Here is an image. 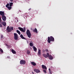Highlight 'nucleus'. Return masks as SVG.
<instances>
[{
    "label": "nucleus",
    "mask_w": 74,
    "mask_h": 74,
    "mask_svg": "<svg viewBox=\"0 0 74 74\" xmlns=\"http://www.w3.org/2000/svg\"><path fill=\"white\" fill-rule=\"evenodd\" d=\"M54 40V38L52 36H51L50 37H48L47 42L49 43H51V41L53 42Z\"/></svg>",
    "instance_id": "1"
},
{
    "label": "nucleus",
    "mask_w": 74,
    "mask_h": 74,
    "mask_svg": "<svg viewBox=\"0 0 74 74\" xmlns=\"http://www.w3.org/2000/svg\"><path fill=\"white\" fill-rule=\"evenodd\" d=\"M26 34L29 38H31V36H32V34H31V33H30V30H29L28 29L27 31Z\"/></svg>",
    "instance_id": "2"
},
{
    "label": "nucleus",
    "mask_w": 74,
    "mask_h": 74,
    "mask_svg": "<svg viewBox=\"0 0 74 74\" xmlns=\"http://www.w3.org/2000/svg\"><path fill=\"white\" fill-rule=\"evenodd\" d=\"M18 28L23 33H25L26 31V28L25 27H24L23 29L21 27H18Z\"/></svg>",
    "instance_id": "3"
},
{
    "label": "nucleus",
    "mask_w": 74,
    "mask_h": 74,
    "mask_svg": "<svg viewBox=\"0 0 74 74\" xmlns=\"http://www.w3.org/2000/svg\"><path fill=\"white\" fill-rule=\"evenodd\" d=\"M14 40H18V34H17L15 33H14Z\"/></svg>",
    "instance_id": "4"
},
{
    "label": "nucleus",
    "mask_w": 74,
    "mask_h": 74,
    "mask_svg": "<svg viewBox=\"0 0 74 74\" xmlns=\"http://www.w3.org/2000/svg\"><path fill=\"white\" fill-rule=\"evenodd\" d=\"M20 64H26V61L24 60H21L20 61Z\"/></svg>",
    "instance_id": "5"
},
{
    "label": "nucleus",
    "mask_w": 74,
    "mask_h": 74,
    "mask_svg": "<svg viewBox=\"0 0 74 74\" xmlns=\"http://www.w3.org/2000/svg\"><path fill=\"white\" fill-rule=\"evenodd\" d=\"M47 55H48L49 59L50 60H52V59H53V57H52V56L51 55H49V54L48 53H47Z\"/></svg>",
    "instance_id": "6"
},
{
    "label": "nucleus",
    "mask_w": 74,
    "mask_h": 74,
    "mask_svg": "<svg viewBox=\"0 0 74 74\" xmlns=\"http://www.w3.org/2000/svg\"><path fill=\"white\" fill-rule=\"evenodd\" d=\"M2 18L3 21H6V17L5 16H2Z\"/></svg>",
    "instance_id": "7"
},
{
    "label": "nucleus",
    "mask_w": 74,
    "mask_h": 74,
    "mask_svg": "<svg viewBox=\"0 0 74 74\" xmlns=\"http://www.w3.org/2000/svg\"><path fill=\"white\" fill-rule=\"evenodd\" d=\"M0 14L1 15H2V16H4V15H5L4 12L2 11H0Z\"/></svg>",
    "instance_id": "8"
},
{
    "label": "nucleus",
    "mask_w": 74,
    "mask_h": 74,
    "mask_svg": "<svg viewBox=\"0 0 74 74\" xmlns=\"http://www.w3.org/2000/svg\"><path fill=\"white\" fill-rule=\"evenodd\" d=\"M34 71L37 73H38L40 72V71L38 69H35L34 70Z\"/></svg>",
    "instance_id": "9"
},
{
    "label": "nucleus",
    "mask_w": 74,
    "mask_h": 74,
    "mask_svg": "<svg viewBox=\"0 0 74 74\" xmlns=\"http://www.w3.org/2000/svg\"><path fill=\"white\" fill-rule=\"evenodd\" d=\"M13 27H10V30L8 31V32H10L11 31L13 30Z\"/></svg>",
    "instance_id": "10"
},
{
    "label": "nucleus",
    "mask_w": 74,
    "mask_h": 74,
    "mask_svg": "<svg viewBox=\"0 0 74 74\" xmlns=\"http://www.w3.org/2000/svg\"><path fill=\"white\" fill-rule=\"evenodd\" d=\"M43 56L45 58H47L48 57V55L45 54H42Z\"/></svg>",
    "instance_id": "11"
},
{
    "label": "nucleus",
    "mask_w": 74,
    "mask_h": 74,
    "mask_svg": "<svg viewBox=\"0 0 74 74\" xmlns=\"http://www.w3.org/2000/svg\"><path fill=\"white\" fill-rule=\"evenodd\" d=\"M42 67L43 69H45V70H47V67H46L44 65H42Z\"/></svg>",
    "instance_id": "12"
},
{
    "label": "nucleus",
    "mask_w": 74,
    "mask_h": 74,
    "mask_svg": "<svg viewBox=\"0 0 74 74\" xmlns=\"http://www.w3.org/2000/svg\"><path fill=\"white\" fill-rule=\"evenodd\" d=\"M20 37L22 39H24V40H26V38H25L24 37H23V35L21 34L20 35Z\"/></svg>",
    "instance_id": "13"
},
{
    "label": "nucleus",
    "mask_w": 74,
    "mask_h": 74,
    "mask_svg": "<svg viewBox=\"0 0 74 74\" xmlns=\"http://www.w3.org/2000/svg\"><path fill=\"white\" fill-rule=\"evenodd\" d=\"M13 54H16V51L13 49H12L11 50Z\"/></svg>",
    "instance_id": "14"
},
{
    "label": "nucleus",
    "mask_w": 74,
    "mask_h": 74,
    "mask_svg": "<svg viewBox=\"0 0 74 74\" xmlns=\"http://www.w3.org/2000/svg\"><path fill=\"white\" fill-rule=\"evenodd\" d=\"M31 63L33 66H36V64L34 62H31Z\"/></svg>",
    "instance_id": "15"
},
{
    "label": "nucleus",
    "mask_w": 74,
    "mask_h": 74,
    "mask_svg": "<svg viewBox=\"0 0 74 74\" xmlns=\"http://www.w3.org/2000/svg\"><path fill=\"white\" fill-rule=\"evenodd\" d=\"M33 32H35V33H38L37 32V29L36 28H35V29L33 30Z\"/></svg>",
    "instance_id": "16"
},
{
    "label": "nucleus",
    "mask_w": 74,
    "mask_h": 74,
    "mask_svg": "<svg viewBox=\"0 0 74 74\" xmlns=\"http://www.w3.org/2000/svg\"><path fill=\"white\" fill-rule=\"evenodd\" d=\"M2 24L4 26H5L6 25V23H5V22H2Z\"/></svg>",
    "instance_id": "17"
},
{
    "label": "nucleus",
    "mask_w": 74,
    "mask_h": 74,
    "mask_svg": "<svg viewBox=\"0 0 74 74\" xmlns=\"http://www.w3.org/2000/svg\"><path fill=\"white\" fill-rule=\"evenodd\" d=\"M33 49L34 51H37V48L35 47V46H33Z\"/></svg>",
    "instance_id": "18"
},
{
    "label": "nucleus",
    "mask_w": 74,
    "mask_h": 74,
    "mask_svg": "<svg viewBox=\"0 0 74 74\" xmlns=\"http://www.w3.org/2000/svg\"><path fill=\"white\" fill-rule=\"evenodd\" d=\"M10 29V26H8L6 30L7 31V32H8V31Z\"/></svg>",
    "instance_id": "19"
},
{
    "label": "nucleus",
    "mask_w": 74,
    "mask_h": 74,
    "mask_svg": "<svg viewBox=\"0 0 74 74\" xmlns=\"http://www.w3.org/2000/svg\"><path fill=\"white\" fill-rule=\"evenodd\" d=\"M38 55H41V50L40 49L38 51Z\"/></svg>",
    "instance_id": "20"
},
{
    "label": "nucleus",
    "mask_w": 74,
    "mask_h": 74,
    "mask_svg": "<svg viewBox=\"0 0 74 74\" xmlns=\"http://www.w3.org/2000/svg\"><path fill=\"white\" fill-rule=\"evenodd\" d=\"M16 32H17V33H18V34H19V35H20V34H21V32H20V31H19L18 30H17Z\"/></svg>",
    "instance_id": "21"
},
{
    "label": "nucleus",
    "mask_w": 74,
    "mask_h": 74,
    "mask_svg": "<svg viewBox=\"0 0 74 74\" xmlns=\"http://www.w3.org/2000/svg\"><path fill=\"white\" fill-rule=\"evenodd\" d=\"M30 51L29 50H27V53L28 54V55H29L30 54Z\"/></svg>",
    "instance_id": "22"
},
{
    "label": "nucleus",
    "mask_w": 74,
    "mask_h": 74,
    "mask_svg": "<svg viewBox=\"0 0 74 74\" xmlns=\"http://www.w3.org/2000/svg\"><path fill=\"white\" fill-rule=\"evenodd\" d=\"M13 4V3L11 2L10 3L9 6H10V7H11V6Z\"/></svg>",
    "instance_id": "23"
},
{
    "label": "nucleus",
    "mask_w": 74,
    "mask_h": 74,
    "mask_svg": "<svg viewBox=\"0 0 74 74\" xmlns=\"http://www.w3.org/2000/svg\"><path fill=\"white\" fill-rule=\"evenodd\" d=\"M29 45L30 47H33V43L32 42L30 43Z\"/></svg>",
    "instance_id": "24"
},
{
    "label": "nucleus",
    "mask_w": 74,
    "mask_h": 74,
    "mask_svg": "<svg viewBox=\"0 0 74 74\" xmlns=\"http://www.w3.org/2000/svg\"><path fill=\"white\" fill-rule=\"evenodd\" d=\"M12 7H11V6H9L8 7V9H9V10H11V8H12Z\"/></svg>",
    "instance_id": "25"
},
{
    "label": "nucleus",
    "mask_w": 74,
    "mask_h": 74,
    "mask_svg": "<svg viewBox=\"0 0 74 74\" xmlns=\"http://www.w3.org/2000/svg\"><path fill=\"white\" fill-rule=\"evenodd\" d=\"M5 6L6 7H9L8 6H9V3H8Z\"/></svg>",
    "instance_id": "26"
},
{
    "label": "nucleus",
    "mask_w": 74,
    "mask_h": 74,
    "mask_svg": "<svg viewBox=\"0 0 74 74\" xmlns=\"http://www.w3.org/2000/svg\"><path fill=\"white\" fill-rule=\"evenodd\" d=\"M0 51H1V52L2 53H3V50L2 49H0Z\"/></svg>",
    "instance_id": "27"
},
{
    "label": "nucleus",
    "mask_w": 74,
    "mask_h": 74,
    "mask_svg": "<svg viewBox=\"0 0 74 74\" xmlns=\"http://www.w3.org/2000/svg\"><path fill=\"white\" fill-rule=\"evenodd\" d=\"M43 71L45 73H47V71H46L45 70H43Z\"/></svg>",
    "instance_id": "28"
},
{
    "label": "nucleus",
    "mask_w": 74,
    "mask_h": 74,
    "mask_svg": "<svg viewBox=\"0 0 74 74\" xmlns=\"http://www.w3.org/2000/svg\"><path fill=\"white\" fill-rule=\"evenodd\" d=\"M45 51L46 52H48V49H47Z\"/></svg>",
    "instance_id": "29"
},
{
    "label": "nucleus",
    "mask_w": 74,
    "mask_h": 74,
    "mask_svg": "<svg viewBox=\"0 0 74 74\" xmlns=\"http://www.w3.org/2000/svg\"><path fill=\"white\" fill-rule=\"evenodd\" d=\"M6 46H7V48H9V46L7 44H6Z\"/></svg>",
    "instance_id": "30"
},
{
    "label": "nucleus",
    "mask_w": 74,
    "mask_h": 74,
    "mask_svg": "<svg viewBox=\"0 0 74 74\" xmlns=\"http://www.w3.org/2000/svg\"><path fill=\"white\" fill-rule=\"evenodd\" d=\"M2 27V25L0 24V27Z\"/></svg>",
    "instance_id": "31"
},
{
    "label": "nucleus",
    "mask_w": 74,
    "mask_h": 74,
    "mask_svg": "<svg viewBox=\"0 0 74 74\" xmlns=\"http://www.w3.org/2000/svg\"><path fill=\"white\" fill-rule=\"evenodd\" d=\"M1 17L0 16V22H1Z\"/></svg>",
    "instance_id": "32"
},
{
    "label": "nucleus",
    "mask_w": 74,
    "mask_h": 74,
    "mask_svg": "<svg viewBox=\"0 0 74 74\" xmlns=\"http://www.w3.org/2000/svg\"><path fill=\"white\" fill-rule=\"evenodd\" d=\"M10 1L11 2H12L14 1V0H10Z\"/></svg>",
    "instance_id": "33"
},
{
    "label": "nucleus",
    "mask_w": 74,
    "mask_h": 74,
    "mask_svg": "<svg viewBox=\"0 0 74 74\" xmlns=\"http://www.w3.org/2000/svg\"><path fill=\"white\" fill-rule=\"evenodd\" d=\"M49 73H50V74H51L52 72H51V71H49Z\"/></svg>",
    "instance_id": "34"
},
{
    "label": "nucleus",
    "mask_w": 74,
    "mask_h": 74,
    "mask_svg": "<svg viewBox=\"0 0 74 74\" xmlns=\"http://www.w3.org/2000/svg\"><path fill=\"white\" fill-rule=\"evenodd\" d=\"M3 36L2 35L1 36V38H3Z\"/></svg>",
    "instance_id": "35"
},
{
    "label": "nucleus",
    "mask_w": 74,
    "mask_h": 74,
    "mask_svg": "<svg viewBox=\"0 0 74 74\" xmlns=\"http://www.w3.org/2000/svg\"><path fill=\"white\" fill-rule=\"evenodd\" d=\"M49 71H51V69H49Z\"/></svg>",
    "instance_id": "36"
},
{
    "label": "nucleus",
    "mask_w": 74,
    "mask_h": 74,
    "mask_svg": "<svg viewBox=\"0 0 74 74\" xmlns=\"http://www.w3.org/2000/svg\"><path fill=\"white\" fill-rule=\"evenodd\" d=\"M32 73L33 74H34V72H32Z\"/></svg>",
    "instance_id": "37"
},
{
    "label": "nucleus",
    "mask_w": 74,
    "mask_h": 74,
    "mask_svg": "<svg viewBox=\"0 0 74 74\" xmlns=\"http://www.w3.org/2000/svg\"><path fill=\"white\" fill-rule=\"evenodd\" d=\"M31 10V9H29V10Z\"/></svg>",
    "instance_id": "38"
},
{
    "label": "nucleus",
    "mask_w": 74,
    "mask_h": 74,
    "mask_svg": "<svg viewBox=\"0 0 74 74\" xmlns=\"http://www.w3.org/2000/svg\"><path fill=\"white\" fill-rule=\"evenodd\" d=\"M18 20H17V22H18Z\"/></svg>",
    "instance_id": "39"
}]
</instances>
